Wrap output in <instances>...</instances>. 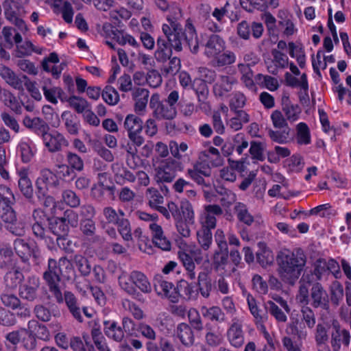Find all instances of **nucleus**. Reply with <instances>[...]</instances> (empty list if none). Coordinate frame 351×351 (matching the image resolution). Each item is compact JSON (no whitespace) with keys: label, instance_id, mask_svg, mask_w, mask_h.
I'll use <instances>...</instances> for the list:
<instances>
[{"label":"nucleus","instance_id":"obj_1","mask_svg":"<svg viewBox=\"0 0 351 351\" xmlns=\"http://www.w3.org/2000/svg\"><path fill=\"white\" fill-rule=\"evenodd\" d=\"M306 258L302 253L289 250L280 251L276 256L277 272L286 285L293 286L299 279L306 265Z\"/></svg>","mask_w":351,"mask_h":351},{"label":"nucleus","instance_id":"obj_2","mask_svg":"<svg viewBox=\"0 0 351 351\" xmlns=\"http://www.w3.org/2000/svg\"><path fill=\"white\" fill-rule=\"evenodd\" d=\"M179 99L178 92L171 91L167 98L159 101L158 95H154L150 99L149 105L154 110V117L159 120H172L177 115L176 104Z\"/></svg>","mask_w":351,"mask_h":351},{"label":"nucleus","instance_id":"obj_3","mask_svg":"<svg viewBox=\"0 0 351 351\" xmlns=\"http://www.w3.org/2000/svg\"><path fill=\"white\" fill-rule=\"evenodd\" d=\"M188 317L191 326L186 323L180 324L177 327V335L183 345L191 346L195 341L192 328L200 332L204 329V324L199 312L195 308L189 310Z\"/></svg>","mask_w":351,"mask_h":351},{"label":"nucleus","instance_id":"obj_4","mask_svg":"<svg viewBox=\"0 0 351 351\" xmlns=\"http://www.w3.org/2000/svg\"><path fill=\"white\" fill-rule=\"evenodd\" d=\"M61 275L60 261L57 262L53 258H49L47 269L43 273V279L49 287L51 297L56 298L58 301L62 300V290L60 285Z\"/></svg>","mask_w":351,"mask_h":351},{"label":"nucleus","instance_id":"obj_5","mask_svg":"<svg viewBox=\"0 0 351 351\" xmlns=\"http://www.w3.org/2000/svg\"><path fill=\"white\" fill-rule=\"evenodd\" d=\"M183 169V164L178 160L168 158L156 169L155 179L157 182H171L176 172Z\"/></svg>","mask_w":351,"mask_h":351},{"label":"nucleus","instance_id":"obj_6","mask_svg":"<svg viewBox=\"0 0 351 351\" xmlns=\"http://www.w3.org/2000/svg\"><path fill=\"white\" fill-rule=\"evenodd\" d=\"M123 125L132 145L135 147L142 145L144 143V138L141 134L143 129V120L138 116L130 114L125 117Z\"/></svg>","mask_w":351,"mask_h":351},{"label":"nucleus","instance_id":"obj_7","mask_svg":"<svg viewBox=\"0 0 351 351\" xmlns=\"http://www.w3.org/2000/svg\"><path fill=\"white\" fill-rule=\"evenodd\" d=\"M309 302L314 308H321L326 311L330 309L329 295L322 285L318 282L312 284Z\"/></svg>","mask_w":351,"mask_h":351},{"label":"nucleus","instance_id":"obj_8","mask_svg":"<svg viewBox=\"0 0 351 351\" xmlns=\"http://www.w3.org/2000/svg\"><path fill=\"white\" fill-rule=\"evenodd\" d=\"M350 342V332L340 326L337 321L332 322V330L330 334V346L332 351H339L341 343L348 347Z\"/></svg>","mask_w":351,"mask_h":351},{"label":"nucleus","instance_id":"obj_9","mask_svg":"<svg viewBox=\"0 0 351 351\" xmlns=\"http://www.w3.org/2000/svg\"><path fill=\"white\" fill-rule=\"evenodd\" d=\"M42 139L44 145L50 152H60L63 147H67L69 145L68 141L63 134L56 130L51 132L46 131L42 136Z\"/></svg>","mask_w":351,"mask_h":351},{"label":"nucleus","instance_id":"obj_10","mask_svg":"<svg viewBox=\"0 0 351 351\" xmlns=\"http://www.w3.org/2000/svg\"><path fill=\"white\" fill-rule=\"evenodd\" d=\"M58 304H62L64 302L72 317L80 323L84 321L82 313H81V306L78 302L77 298L73 293L69 291L62 292V300L58 301L56 298H53Z\"/></svg>","mask_w":351,"mask_h":351},{"label":"nucleus","instance_id":"obj_11","mask_svg":"<svg viewBox=\"0 0 351 351\" xmlns=\"http://www.w3.org/2000/svg\"><path fill=\"white\" fill-rule=\"evenodd\" d=\"M58 182V179L52 171L49 169H43L41 171L40 176L38 178L36 182V194L38 199L43 197L49 187L56 186Z\"/></svg>","mask_w":351,"mask_h":351},{"label":"nucleus","instance_id":"obj_12","mask_svg":"<svg viewBox=\"0 0 351 351\" xmlns=\"http://www.w3.org/2000/svg\"><path fill=\"white\" fill-rule=\"evenodd\" d=\"M227 338L230 343L235 348H240L243 345L244 332L241 319L238 317L232 319V323L227 330Z\"/></svg>","mask_w":351,"mask_h":351},{"label":"nucleus","instance_id":"obj_13","mask_svg":"<svg viewBox=\"0 0 351 351\" xmlns=\"http://www.w3.org/2000/svg\"><path fill=\"white\" fill-rule=\"evenodd\" d=\"M80 230L82 236L92 244H101L104 239L97 234V227L95 221L93 220L81 219L80 222Z\"/></svg>","mask_w":351,"mask_h":351},{"label":"nucleus","instance_id":"obj_14","mask_svg":"<svg viewBox=\"0 0 351 351\" xmlns=\"http://www.w3.org/2000/svg\"><path fill=\"white\" fill-rule=\"evenodd\" d=\"M187 174L193 180L199 185L208 186L202 176L210 177L211 175L210 167L206 162H196L193 164L192 169H187Z\"/></svg>","mask_w":351,"mask_h":351},{"label":"nucleus","instance_id":"obj_15","mask_svg":"<svg viewBox=\"0 0 351 351\" xmlns=\"http://www.w3.org/2000/svg\"><path fill=\"white\" fill-rule=\"evenodd\" d=\"M40 286L39 278L35 276H29L25 283L19 289V295L29 302L34 301L37 298V292Z\"/></svg>","mask_w":351,"mask_h":351},{"label":"nucleus","instance_id":"obj_16","mask_svg":"<svg viewBox=\"0 0 351 351\" xmlns=\"http://www.w3.org/2000/svg\"><path fill=\"white\" fill-rule=\"evenodd\" d=\"M223 214L222 208L217 204H209L204 206L202 221V227L209 229H215L217 220L215 216H220Z\"/></svg>","mask_w":351,"mask_h":351},{"label":"nucleus","instance_id":"obj_17","mask_svg":"<svg viewBox=\"0 0 351 351\" xmlns=\"http://www.w3.org/2000/svg\"><path fill=\"white\" fill-rule=\"evenodd\" d=\"M24 275L19 268H12L3 277V291H14L23 281Z\"/></svg>","mask_w":351,"mask_h":351},{"label":"nucleus","instance_id":"obj_18","mask_svg":"<svg viewBox=\"0 0 351 351\" xmlns=\"http://www.w3.org/2000/svg\"><path fill=\"white\" fill-rule=\"evenodd\" d=\"M225 49L223 40L217 34L210 35L205 44L204 54L209 58H213Z\"/></svg>","mask_w":351,"mask_h":351},{"label":"nucleus","instance_id":"obj_19","mask_svg":"<svg viewBox=\"0 0 351 351\" xmlns=\"http://www.w3.org/2000/svg\"><path fill=\"white\" fill-rule=\"evenodd\" d=\"M149 228L152 230V241L155 246L165 251L169 250L171 242L165 236L162 227L156 223H152Z\"/></svg>","mask_w":351,"mask_h":351},{"label":"nucleus","instance_id":"obj_20","mask_svg":"<svg viewBox=\"0 0 351 351\" xmlns=\"http://www.w3.org/2000/svg\"><path fill=\"white\" fill-rule=\"evenodd\" d=\"M156 291L158 295L167 298L171 302H178L177 287L163 280H158L154 285Z\"/></svg>","mask_w":351,"mask_h":351},{"label":"nucleus","instance_id":"obj_21","mask_svg":"<svg viewBox=\"0 0 351 351\" xmlns=\"http://www.w3.org/2000/svg\"><path fill=\"white\" fill-rule=\"evenodd\" d=\"M0 76L5 80V82L18 90H23V78L19 77L11 69L3 65L0 64Z\"/></svg>","mask_w":351,"mask_h":351},{"label":"nucleus","instance_id":"obj_22","mask_svg":"<svg viewBox=\"0 0 351 351\" xmlns=\"http://www.w3.org/2000/svg\"><path fill=\"white\" fill-rule=\"evenodd\" d=\"M236 80L228 75H220L218 81L213 86V93L216 97H223L232 89Z\"/></svg>","mask_w":351,"mask_h":351},{"label":"nucleus","instance_id":"obj_23","mask_svg":"<svg viewBox=\"0 0 351 351\" xmlns=\"http://www.w3.org/2000/svg\"><path fill=\"white\" fill-rule=\"evenodd\" d=\"M22 36L20 33H16L14 36V41L16 45L15 56L18 58L30 56L33 51L40 53L32 43L29 40H25L22 43Z\"/></svg>","mask_w":351,"mask_h":351},{"label":"nucleus","instance_id":"obj_24","mask_svg":"<svg viewBox=\"0 0 351 351\" xmlns=\"http://www.w3.org/2000/svg\"><path fill=\"white\" fill-rule=\"evenodd\" d=\"M23 125L28 129L34 131L36 134L43 136L46 131L49 130V126L43 119L40 117H30L25 116L23 121Z\"/></svg>","mask_w":351,"mask_h":351},{"label":"nucleus","instance_id":"obj_25","mask_svg":"<svg viewBox=\"0 0 351 351\" xmlns=\"http://www.w3.org/2000/svg\"><path fill=\"white\" fill-rule=\"evenodd\" d=\"M329 336L328 328L324 324L319 323L316 326L315 340L317 351H331L328 341Z\"/></svg>","mask_w":351,"mask_h":351},{"label":"nucleus","instance_id":"obj_26","mask_svg":"<svg viewBox=\"0 0 351 351\" xmlns=\"http://www.w3.org/2000/svg\"><path fill=\"white\" fill-rule=\"evenodd\" d=\"M199 159L214 167L221 166L223 162L219 150L213 147L201 152L199 155Z\"/></svg>","mask_w":351,"mask_h":351},{"label":"nucleus","instance_id":"obj_27","mask_svg":"<svg viewBox=\"0 0 351 351\" xmlns=\"http://www.w3.org/2000/svg\"><path fill=\"white\" fill-rule=\"evenodd\" d=\"M61 117L66 132L71 135L77 136L80 129V123L77 116L70 111H64Z\"/></svg>","mask_w":351,"mask_h":351},{"label":"nucleus","instance_id":"obj_28","mask_svg":"<svg viewBox=\"0 0 351 351\" xmlns=\"http://www.w3.org/2000/svg\"><path fill=\"white\" fill-rule=\"evenodd\" d=\"M197 291L204 298H208L213 289L212 280L206 271H201L197 276Z\"/></svg>","mask_w":351,"mask_h":351},{"label":"nucleus","instance_id":"obj_29","mask_svg":"<svg viewBox=\"0 0 351 351\" xmlns=\"http://www.w3.org/2000/svg\"><path fill=\"white\" fill-rule=\"evenodd\" d=\"M157 49L155 51V58L158 62H165L170 59L172 55V49L165 38L159 37L157 39Z\"/></svg>","mask_w":351,"mask_h":351},{"label":"nucleus","instance_id":"obj_30","mask_svg":"<svg viewBox=\"0 0 351 351\" xmlns=\"http://www.w3.org/2000/svg\"><path fill=\"white\" fill-rule=\"evenodd\" d=\"M178 300L179 297H183L189 300H194L197 298L198 291L193 284L186 280H180L177 285Z\"/></svg>","mask_w":351,"mask_h":351},{"label":"nucleus","instance_id":"obj_31","mask_svg":"<svg viewBox=\"0 0 351 351\" xmlns=\"http://www.w3.org/2000/svg\"><path fill=\"white\" fill-rule=\"evenodd\" d=\"M47 221L49 231L57 236L58 239L67 234L69 228L64 219L53 217L47 219Z\"/></svg>","mask_w":351,"mask_h":351},{"label":"nucleus","instance_id":"obj_32","mask_svg":"<svg viewBox=\"0 0 351 351\" xmlns=\"http://www.w3.org/2000/svg\"><path fill=\"white\" fill-rule=\"evenodd\" d=\"M132 98L135 101V111L141 112L145 110L149 97V91L143 88H136L132 90Z\"/></svg>","mask_w":351,"mask_h":351},{"label":"nucleus","instance_id":"obj_33","mask_svg":"<svg viewBox=\"0 0 351 351\" xmlns=\"http://www.w3.org/2000/svg\"><path fill=\"white\" fill-rule=\"evenodd\" d=\"M130 280L142 292L149 293L152 291V287L147 277L141 271H133L130 274Z\"/></svg>","mask_w":351,"mask_h":351},{"label":"nucleus","instance_id":"obj_34","mask_svg":"<svg viewBox=\"0 0 351 351\" xmlns=\"http://www.w3.org/2000/svg\"><path fill=\"white\" fill-rule=\"evenodd\" d=\"M282 111L286 116L287 121L293 122L298 119L300 113V109L298 105H293L290 103L289 98L284 96L282 98Z\"/></svg>","mask_w":351,"mask_h":351},{"label":"nucleus","instance_id":"obj_35","mask_svg":"<svg viewBox=\"0 0 351 351\" xmlns=\"http://www.w3.org/2000/svg\"><path fill=\"white\" fill-rule=\"evenodd\" d=\"M27 328H21L19 330H13L6 334L5 347L8 351H16L17 345L21 342V339Z\"/></svg>","mask_w":351,"mask_h":351},{"label":"nucleus","instance_id":"obj_36","mask_svg":"<svg viewBox=\"0 0 351 351\" xmlns=\"http://www.w3.org/2000/svg\"><path fill=\"white\" fill-rule=\"evenodd\" d=\"M260 249L256 252V261L263 267H266L273 264L274 256L272 251L263 243H259Z\"/></svg>","mask_w":351,"mask_h":351},{"label":"nucleus","instance_id":"obj_37","mask_svg":"<svg viewBox=\"0 0 351 351\" xmlns=\"http://www.w3.org/2000/svg\"><path fill=\"white\" fill-rule=\"evenodd\" d=\"M104 324V333L107 337L118 342L123 339L124 332L121 326H117V322L105 321Z\"/></svg>","mask_w":351,"mask_h":351},{"label":"nucleus","instance_id":"obj_38","mask_svg":"<svg viewBox=\"0 0 351 351\" xmlns=\"http://www.w3.org/2000/svg\"><path fill=\"white\" fill-rule=\"evenodd\" d=\"M290 128L277 129L276 130L267 129V134L270 139L278 144H286L290 142Z\"/></svg>","mask_w":351,"mask_h":351},{"label":"nucleus","instance_id":"obj_39","mask_svg":"<svg viewBox=\"0 0 351 351\" xmlns=\"http://www.w3.org/2000/svg\"><path fill=\"white\" fill-rule=\"evenodd\" d=\"M14 200V197L10 189L0 185V213L12 209Z\"/></svg>","mask_w":351,"mask_h":351},{"label":"nucleus","instance_id":"obj_40","mask_svg":"<svg viewBox=\"0 0 351 351\" xmlns=\"http://www.w3.org/2000/svg\"><path fill=\"white\" fill-rule=\"evenodd\" d=\"M201 313L204 318L212 322L221 323L225 321V314L219 306H213L208 308L204 306L201 308Z\"/></svg>","mask_w":351,"mask_h":351},{"label":"nucleus","instance_id":"obj_41","mask_svg":"<svg viewBox=\"0 0 351 351\" xmlns=\"http://www.w3.org/2000/svg\"><path fill=\"white\" fill-rule=\"evenodd\" d=\"M31 247L24 239H16L14 241V249L16 254L23 263H27L31 256Z\"/></svg>","mask_w":351,"mask_h":351},{"label":"nucleus","instance_id":"obj_42","mask_svg":"<svg viewBox=\"0 0 351 351\" xmlns=\"http://www.w3.org/2000/svg\"><path fill=\"white\" fill-rule=\"evenodd\" d=\"M234 211L239 221L247 226H251L254 221V217L249 213L247 206L243 203L237 202Z\"/></svg>","mask_w":351,"mask_h":351},{"label":"nucleus","instance_id":"obj_43","mask_svg":"<svg viewBox=\"0 0 351 351\" xmlns=\"http://www.w3.org/2000/svg\"><path fill=\"white\" fill-rule=\"evenodd\" d=\"M247 301L250 311L255 318L256 324L261 325L267 321L268 315L267 311H265V312H263L262 310L258 308L256 305V300L252 296L248 295Z\"/></svg>","mask_w":351,"mask_h":351},{"label":"nucleus","instance_id":"obj_44","mask_svg":"<svg viewBox=\"0 0 351 351\" xmlns=\"http://www.w3.org/2000/svg\"><path fill=\"white\" fill-rule=\"evenodd\" d=\"M43 90L45 98L52 104H57V97L62 101H64L66 95L62 88L59 87H48L47 85L43 86Z\"/></svg>","mask_w":351,"mask_h":351},{"label":"nucleus","instance_id":"obj_45","mask_svg":"<svg viewBox=\"0 0 351 351\" xmlns=\"http://www.w3.org/2000/svg\"><path fill=\"white\" fill-rule=\"evenodd\" d=\"M0 99L15 113L21 114L22 108L21 103L18 101L16 96L10 90L5 89L1 97H0Z\"/></svg>","mask_w":351,"mask_h":351},{"label":"nucleus","instance_id":"obj_46","mask_svg":"<svg viewBox=\"0 0 351 351\" xmlns=\"http://www.w3.org/2000/svg\"><path fill=\"white\" fill-rule=\"evenodd\" d=\"M206 330L205 341L208 346L217 347L221 343L223 337L220 332L215 330L210 324H206Z\"/></svg>","mask_w":351,"mask_h":351},{"label":"nucleus","instance_id":"obj_47","mask_svg":"<svg viewBox=\"0 0 351 351\" xmlns=\"http://www.w3.org/2000/svg\"><path fill=\"white\" fill-rule=\"evenodd\" d=\"M69 104V106L72 108L78 114L84 113L87 109L90 108V104L83 97L73 95L68 97L66 95L65 100Z\"/></svg>","mask_w":351,"mask_h":351},{"label":"nucleus","instance_id":"obj_48","mask_svg":"<svg viewBox=\"0 0 351 351\" xmlns=\"http://www.w3.org/2000/svg\"><path fill=\"white\" fill-rule=\"evenodd\" d=\"M2 6L5 17L8 21L12 20L14 16H16L23 8L21 3L15 0H5L3 2Z\"/></svg>","mask_w":351,"mask_h":351},{"label":"nucleus","instance_id":"obj_49","mask_svg":"<svg viewBox=\"0 0 351 351\" xmlns=\"http://www.w3.org/2000/svg\"><path fill=\"white\" fill-rule=\"evenodd\" d=\"M173 27V34H170L166 39L171 49H174L176 51L182 50V38L183 34L182 29L178 28V25H172Z\"/></svg>","mask_w":351,"mask_h":351},{"label":"nucleus","instance_id":"obj_50","mask_svg":"<svg viewBox=\"0 0 351 351\" xmlns=\"http://www.w3.org/2000/svg\"><path fill=\"white\" fill-rule=\"evenodd\" d=\"M212 229L208 228L201 227L197 232V241L202 249L206 251L208 250L213 243V235L211 232Z\"/></svg>","mask_w":351,"mask_h":351},{"label":"nucleus","instance_id":"obj_51","mask_svg":"<svg viewBox=\"0 0 351 351\" xmlns=\"http://www.w3.org/2000/svg\"><path fill=\"white\" fill-rule=\"evenodd\" d=\"M18 184L23 195L27 199L31 200L33 198L34 190L32 182L25 173H20V178Z\"/></svg>","mask_w":351,"mask_h":351},{"label":"nucleus","instance_id":"obj_52","mask_svg":"<svg viewBox=\"0 0 351 351\" xmlns=\"http://www.w3.org/2000/svg\"><path fill=\"white\" fill-rule=\"evenodd\" d=\"M0 300L5 306L12 310L19 308L21 302L17 295L10 291H3L0 295Z\"/></svg>","mask_w":351,"mask_h":351},{"label":"nucleus","instance_id":"obj_53","mask_svg":"<svg viewBox=\"0 0 351 351\" xmlns=\"http://www.w3.org/2000/svg\"><path fill=\"white\" fill-rule=\"evenodd\" d=\"M178 256L187 271V277L190 280L195 279L196 276L195 272V265L192 256L184 252H179Z\"/></svg>","mask_w":351,"mask_h":351},{"label":"nucleus","instance_id":"obj_54","mask_svg":"<svg viewBox=\"0 0 351 351\" xmlns=\"http://www.w3.org/2000/svg\"><path fill=\"white\" fill-rule=\"evenodd\" d=\"M74 263L82 276H88L92 271L90 261L86 257L77 254L74 256Z\"/></svg>","mask_w":351,"mask_h":351},{"label":"nucleus","instance_id":"obj_55","mask_svg":"<svg viewBox=\"0 0 351 351\" xmlns=\"http://www.w3.org/2000/svg\"><path fill=\"white\" fill-rule=\"evenodd\" d=\"M215 191L217 194L221 196L220 202L223 206L229 207L237 199L236 195L232 191L222 186H217Z\"/></svg>","mask_w":351,"mask_h":351},{"label":"nucleus","instance_id":"obj_56","mask_svg":"<svg viewBox=\"0 0 351 351\" xmlns=\"http://www.w3.org/2000/svg\"><path fill=\"white\" fill-rule=\"evenodd\" d=\"M235 62V56L231 51H226L224 53H219L213 58L212 64L213 66H223L228 64H231Z\"/></svg>","mask_w":351,"mask_h":351},{"label":"nucleus","instance_id":"obj_57","mask_svg":"<svg viewBox=\"0 0 351 351\" xmlns=\"http://www.w3.org/2000/svg\"><path fill=\"white\" fill-rule=\"evenodd\" d=\"M265 310L275 317L277 322H286L287 317L286 314L273 301H268L265 304Z\"/></svg>","mask_w":351,"mask_h":351},{"label":"nucleus","instance_id":"obj_58","mask_svg":"<svg viewBox=\"0 0 351 351\" xmlns=\"http://www.w3.org/2000/svg\"><path fill=\"white\" fill-rule=\"evenodd\" d=\"M34 326L35 337L43 341H49L50 339V332L45 325L39 324L36 321H29L28 322V328Z\"/></svg>","mask_w":351,"mask_h":351},{"label":"nucleus","instance_id":"obj_59","mask_svg":"<svg viewBox=\"0 0 351 351\" xmlns=\"http://www.w3.org/2000/svg\"><path fill=\"white\" fill-rule=\"evenodd\" d=\"M21 343L23 348L27 351H35L37 347L36 337L33 332L28 329H27V332H24Z\"/></svg>","mask_w":351,"mask_h":351},{"label":"nucleus","instance_id":"obj_60","mask_svg":"<svg viewBox=\"0 0 351 351\" xmlns=\"http://www.w3.org/2000/svg\"><path fill=\"white\" fill-rule=\"evenodd\" d=\"M297 142L301 145H308L311 143L309 128L304 123H300L297 125Z\"/></svg>","mask_w":351,"mask_h":351},{"label":"nucleus","instance_id":"obj_61","mask_svg":"<svg viewBox=\"0 0 351 351\" xmlns=\"http://www.w3.org/2000/svg\"><path fill=\"white\" fill-rule=\"evenodd\" d=\"M115 225L123 240L129 241L132 239L130 223L128 219H119Z\"/></svg>","mask_w":351,"mask_h":351},{"label":"nucleus","instance_id":"obj_62","mask_svg":"<svg viewBox=\"0 0 351 351\" xmlns=\"http://www.w3.org/2000/svg\"><path fill=\"white\" fill-rule=\"evenodd\" d=\"M101 95L104 100L109 105H115L119 100L118 92L111 86H106Z\"/></svg>","mask_w":351,"mask_h":351},{"label":"nucleus","instance_id":"obj_63","mask_svg":"<svg viewBox=\"0 0 351 351\" xmlns=\"http://www.w3.org/2000/svg\"><path fill=\"white\" fill-rule=\"evenodd\" d=\"M66 161L71 169L77 171H82L84 169V161L77 154L68 152L66 153Z\"/></svg>","mask_w":351,"mask_h":351},{"label":"nucleus","instance_id":"obj_64","mask_svg":"<svg viewBox=\"0 0 351 351\" xmlns=\"http://www.w3.org/2000/svg\"><path fill=\"white\" fill-rule=\"evenodd\" d=\"M180 213L184 221L194 223V212L191 204L189 201H182L180 205Z\"/></svg>","mask_w":351,"mask_h":351}]
</instances>
